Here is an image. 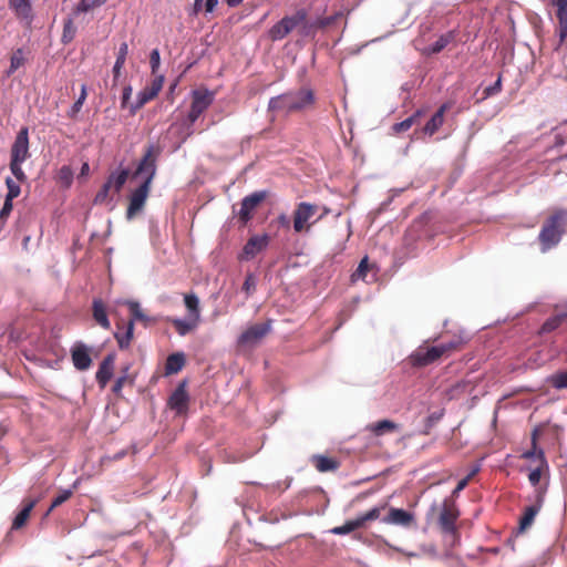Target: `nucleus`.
<instances>
[{"label":"nucleus","instance_id":"nucleus-18","mask_svg":"<svg viewBox=\"0 0 567 567\" xmlns=\"http://www.w3.org/2000/svg\"><path fill=\"white\" fill-rule=\"evenodd\" d=\"M188 401L189 396L185 383H181L169 396L168 406L177 414H184L187 411Z\"/></svg>","mask_w":567,"mask_h":567},{"label":"nucleus","instance_id":"nucleus-2","mask_svg":"<svg viewBox=\"0 0 567 567\" xmlns=\"http://www.w3.org/2000/svg\"><path fill=\"white\" fill-rule=\"evenodd\" d=\"M316 100V93L312 89L300 87L271 97L268 103V111L277 114L299 113L313 109Z\"/></svg>","mask_w":567,"mask_h":567},{"label":"nucleus","instance_id":"nucleus-6","mask_svg":"<svg viewBox=\"0 0 567 567\" xmlns=\"http://www.w3.org/2000/svg\"><path fill=\"white\" fill-rule=\"evenodd\" d=\"M319 206L308 202L297 204L293 210V230L296 233H309L312 225L322 219L328 213V208H323L322 213L317 216Z\"/></svg>","mask_w":567,"mask_h":567},{"label":"nucleus","instance_id":"nucleus-30","mask_svg":"<svg viewBox=\"0 0 567 567\" xmlns=\"http://www.w3.org/2000/svg\"><path fill=\"white\" fill-rule=\"evenodd\" d=\"M130 172L128 169H121L118 172H113L107 177V182H111V185L113 187L114 194H118L126 183L128 178Z\"/></svg>","mask_w":567,"mask_h":567},{"label":"nucleus","instance_id":"nucleus-43","mask_svg":"<svg viewBox=\"0 0 567 567\" xmlns=\"http://www.w3.org/2000/svg\"><path fill=\"white\" fill-rule=\"evenodd\" d=\"M341 17H342V12L339 11L332 16L318 19L313 25L319 29H326V28L334 24Z\"/></svg>","mask_w":567,"mask_h":567},{"label":"nucleus","instance_id":"nucleus-44","mask_svg":"<svg viewBox=\"0 0 567 567\" xmlns=\"http://www.w3.org/2000/svg\"><path fill=\"white\" fill-rule=\"evenodd\" d=\"M73 492L71 489L62 491L52 501L51 506L49 507L47 515H49L54 508L59 507L66 501H69L72 496Z\"/></svg>","mask_w":567,"mask_h":567},{"label":"nucleus","instance_id":"nucleus-39","mask_svg":"<svg viewBox=\"0 0 567 567\" xmlns=\"http://www.w3.org/2000/svg\"><path fill=\"white\" fill-rule=\"evenodd\" d=\"M548 381L557 390L567 389V371L553 374Z\"/></svg>","mask_w":567,"mask_h":567},{"label":"nucleus","instance_id":"nucleus-24","mask_svg":"<svg viewBox=\"0 0 567 567\" xmlns=\"http://www.w3.org/2000/svg\"><path fill=\"white\" fill-rule=\"evenodd\" d=\"M566 320L567 307L565 309H556L555 313L543 323L540 332H551L556 330Z\"/></svg>","mask_w":567,"mask_h":567},{"label":"nucleus","instance_id":"nucleus-26","mask_svg":"<svg viewBox=\"0 0 567 567\" xmlns=\"http://www.w3.org/2000/svg\"><path fill=\"white\" fill-rule=\"evenodd\" d=\"M94 320L104 329H110L111 323L107 318L106 309L102 300L95 299L92 305Z\"/></svg>","mask_w":567,"mask_h":567},{"label":"nucleus","instance_id":"nucleus-64","mask_svg":"<svg viewBox=\"0 0 567 567\" xmlns=\"http://www.w3.org/2000/svg\"><path fill=\"white\" fill-rule=\"evenodd\" d=\"M241 2L243 0H226V3L233 8L239 6Z\"/></svg>","mask_w":567,"mask_h":567},{"label":"nucleus","instance_id":"nucleus-40","mask_svg":"<svg viewBox=\"0 0 567 567\" xmlns=\"http://www.w3.org/2000/svg\"><path fill=\"white\" fill-rule=\"evenodd\" d=\"M106 1L107 0H81L75 8V12H89L96 7L104 4Z\"/></svg>","mask_w":567,"mask_h":567},{"label":"nucleus","instance_id":"nucleus-17","mask_svg":"<svg viewBox=\"0 0 567 567\" xmlns=\"http://www.w3.org/2000/svg\"><path fill=\"white\" fill-rule=\"evenodd\" d=\"M381 520L389 525L410 527L414 523V515L402 508L390 507L388 515Z\"/></svg>","mask_w":567,"mask_h":567},{"label":"nucleus","instance_id":"nucleus-21","mask_svg":"<svg viewBox=\"0 0 567 567\" xmlns=\"http://www.w3.org/2000/svg\"><path fill=\"white\" fill-rule=\"evenodd\" d=\"M37 503H38L37 499H24L23 501V507L13 518L11 529H14V530L20 529L27 524L28 519L30 518L31 512L34 508V506L37 505Z\"/></svg>","mask_w":567,"mask_h":567},{"label":"nucleus","instance_id":"nucleus-12","mask_svg":"<svg viewBox=\"0 0 567 567\" xmlns=\"http://www.w3.org/2000/svg\"><path fill=\"white\" fill-rule=\"evenodd\" d=\"M269 240L270 238L267 234L251 236L238 255V259L240 261L254 259L259 252L267 248Z\"/></svg>","mask_w":567,"mask_h":567},{"label":"nucleus","instance_id":"nucleus-51","mask_svg":"<svg viewBox=\"0 0 567 567\" xmlns=\"http://www.w3.org/2000/svg\"><path fill=\"white\" fill-rule=\"evenodd\" d=\"M73 172L70 166H62L59 171V179L69 186L72 182Z\"/></svg>","mask_w":567,"mask_h":567},{"label":"nucleus","instance_id":"nucleus-58","mask_svg":"<svg viewBox=\"0 0 567 567\" xmlns=\"http://www.w3.org/2000/svg\"><path fill=\"white\" fill-rule=\"evenodd\" d=\"M557 12H567V0H554Z\"/></svg>","mask_w":567,"mask_h":567},{"label":"nucleus","instance_id":"nucleus-63","mask_svg":"<svg viewBox=\"0 0 567 567\" xmlns=\"http://www.w3.org/2000/svg\"><path fill=\"white\" fill-rule=\"evenodd\" d=\"M477 472H478V467L472 470L471 473L463 480H467V483H470V481L477 474Z\"/></svg>","mask_w":567,"mask_h":567},{"label":"nucleus","instance_id":"nucleus-23","mask_svg":"<svg viewBox=\"0 0 567 567\" xmlns=\"http://www.w3.org/2000/svg\"><path fill=\"white\" fill-rule=\"evenodd\" d=\"M311 463L317 468V471L321 473L334 472L339 468L340 465L336 458L319 454L312 455Z\"/></svg>","mask_w":567,"mask_h":567},{"label":"nucleus","instance_id":"nucleus-57","mask_svg":"<svg viewBox=\"0 0 567 567\" xmlns=\"http://www.w3.org/2000/svg\"><path fill=\"white\" fill-rule=\"evenodd\" d=\"M131 95H132V86H131V85H126V86L123 89V93H122L121 106H122L123 109H124V107H126L127 102H128V100L131 99Z\"/></svg>","mask_w":567,"mask_h":567},{"label":"nucleus","instance_id":"nucleus-7","mask_svg":"<svg viewBox=\"0 0 567 567\" xmlns=\"http://www.w3.org/2000/svg\"><path fill=\"white\" fill-rule=\"evenodd\" d=\"M461 513L453 498H444L437 517L440 529L443 534L450 535L454 540H458L460 533L456 522Z\"/></svg>","mask_w":567,"mask_h":567},{"label":"nucleus","instance_id":"nucleus-8","mask_svg":"<svg viewBox=\"0 0 567 567\" xmlns=\"http://www.w3.org/2000/svg\"><path fill=\"white\" fill-rule=\"evenodd\" d=\"M307 18L308 12L306 9H299L292 16H285L269 29V39L271 41L282 40L298 25H306Z\"/></svg>","mask_w":567,"mask_h":567},{"label":"nucleus","instance_id":"nucleus-28","mask_svg":"<svg viewBox=\"0 0 567 567\" xmlns=\"http://www.w3.org/2000/svg\"><path fill=\"white\" fill-rule=\"evenodd\" d=\"M548 470V463L545 457V453H539L538 464L535 465V468L530 471L528 475V480L533 486H537L540 482L542 475L545 471Z\"/></svg>","mask_w":567,"mask_h":567},{"label":"nucleus","instance_id":"nucleus-10","mask_svg":"<svg viewBox=\"0 0 567 567\" xmlns=\"http://www.w3.org/2000/svg\"><path fill=\"white\" fill-rule=\"evenodd\" d=\"M163 84L164 75H156L150 85L145 86L142 91L138 92L136 102L130 107L131 114H135L146 103L154 100L161 92Z\"/></svg>","mask_w":567,"mask_h":567},{"label":"nucleus","instance_id":"nucleus-49","mask_svg":"<svg viewBox=\"0 0 567 567\" xmlns=\"http://www.w3.org/2000/svg\"><path fill=\"white\" fill-rule=\"evenodd\" d=\"M368 270H369L368 257H364L363 259H361L357 270L352 275V279H357V278L364 279Z\"/></svg>","mask_w":567,"mask_h":567},{"label":"nucleus","instance_id":"nucleus-38","mask_svg":"<svg viewBox=\"0 0 567 567\" xmlns=\"http://www.w3.org/2000/svg\"><path fill=\"white\" fill-rule=\"evenodd\" d=\"M86 96H87L86 85L83 84L82 87H81L80 96L74 102V104L72 105L70 112L68 113L69 117L74 118L76 116V114L81 111V109H82V106H83V104H84V102L86 100Z\"/></svg>","mask_w":567,"mask_h":567},{"label":"nucleus","instance_id":"nucleus-55","mask_svg":"<svg viewBox=\"0 0 567 567\" xmlns=\"http://www.w3.org/2000/svg\"><path fill=\"white\" fill-rule=\"evenodd\" d=\"M468 485L467 480H461L456 487L453 489L452 494L446 498H453L454 501L458 497L460 493Z\"/></svg>","mask_w":567,"mask_h":567},{"label":"nucleus","instance_id":"nucleus-52","mask_svg":"<svg viewBox=\"0 0 567 567\" xmlns=\"http://www.w3.org/2000/svg\"><path fill=\"white\" fill-rule=\"evenodd\" d=\"M243 290L250 296L256 290V278L252 274H248L243 285Z\"/></svg>","mask_w":567,"mask_h":567},{"label":"nucleus","instance_id":"nucleus-1","mask_svg":"<svg viewBox=\"0 0 567 567\" xmlns=\"http://www.w3.org/2000/svg\"><path fill=\"white\" fill-rule=\"evenodd\" d=\"M155 172L156 154L154 152V147L150 146L133 174V177L145 175V178L144 182L130 196L126 210V218L128 220H132L143 210L150 195L151 184L155 176Z\"/></svg>","mask_w":567,"mask_h":567},{"label":"nucleus","instance_id":"nucleus-20","mask_svg":"<svg viewBox=\"0 0 567 567\" xmlns=\"http://www.w3.org/2000/svg\"><path fill=\"white\" fill-rule=\"evenodd\" d=\"M114 362L115 355L107 354L100 363L95 378L101 388H104L111 380L114 372Z\"/></svg>","mask_w":567,"mask_h":567},{"label":"nucleus","instance_id":"nucleus-37","mask_svg":"<svg viewBox=\"0 0 567 567\" xmlns=\"http://www.w3.org/2000/svg\"><path fill=\"white\" fill-rule=\"evenodd\" d=\"M361 527V523L357 517L355 519L346 522L342 526H337L332 528L331 533L336 535H346Z\"/></svg>","mask_w":567,"mask_h":567},{"label":"nucleus","instance_id":"nucleus-14","mask_svg":"<svg viewBox=\"0 0 567 567\" xmlns=\"http://www.w3.org/2000/svg\"><path fill=\"white\" fill-rule=\"evenodd\" d=\"M270 331V322L256 323L247 328L239 337L241 346H254Z\"/></svg>","mask_w":567,"mask_h":567},{"label":"nucleus","instance_id":"nucleus-46","mask_svg":"<svg viewBox=\"0 0 567 567\" xmlns=\"http://www.w3.org/2000/svg\"><path fill=\"white\" fill-rule=\"evenodd\" d=\"M450 35H441L430 48V52L433 54L440 53L450 43Z\"/></svg>","mask_w":567,"mask_h":567},{"label":"nucleus","instance_id":"nucleus-29","mask_svg":"<svg viewBox=\"0 0 567 567\" xmlns=\"http://www.w3.org/2000/svg\"><path fill=\"white\" fill-rule=\"evenodd\" d=\"M540 509V503L525 508L523 516L519 519V530L524 532L532 526L536 515Z\"/></svg>","mask_w":567,"mask_h":567},{"label":"nucleus","instance_id":"nucleus-36","mask_svg":"<svg viewBox=\"0 0 567 567\" xmlns=\"http://www.w3.org/2000/svg\"><path fill=\"white\" fill-rule=\"evenodd\" d=\"M111 182H105L101 189L96 193L94 197V204L102 205V204H109L112 200V197L110 196V192L112 189Z\"/></svg>","mask_w":567,"mask_h":567},{"label":"nucleus","instance_id":"nucleus-16","mask_svg":"<svg viewBox=\"0 0 567 567\" xmlns=\"http://www.w3.org/2000/svg\"><path fill=\"white\" fill-rule=\"evenodd\" d=\"M71 358L73 365L76 370L85 371L92 364V359L90 355L89 348L82 343L76 342L71 349Z\"/></svg>","mask_w":567,"mask_h":567},{"label":"nucleus","instance_id":"nucleus-33","mask_svg":"<svg viewBox=\"0 0 567 567\" xmlns=\"http://www.w3.org/2000/svg\"><path fill=\"white\" fill-rule=\"evenodd\" d=\"M134 323L133 320L127 322L126 331L124 333L115 332L114 337L118 343L120 349H127L133 338Z\"/></svg>","mask_w":567,"mask_h":567},{"label":"nucleus","instance_id":"nucleus-32","mask_svg":"<svg viewBox=\"0 0 567 567\" xmlns=\"http://www.w3.org/2000/svg\"><path fill=\"white\" fill-rule=\"evenodd\" d=\"M25 63V52L23 49H17L12 52L10 58V68L7 75H12L19 68Z\"/></svg>","mask_w":567,"mask_h":567},{"label":"nucleus","instance_id":"nucleus-11","mask_svg":"<svg viewBox=\"0 0 567 567\" xmlns=\"http://www.w3.org/2000/svg\"><path fill=\"white\" fill-rule=\"evenodd\" d=\"M442 357V349H440L439 346L427 347L423 344L417 347L409 359L413 367H426Z\"/></svg>","mask_w":567,"mask_h":567},{"label":"nucleus","instance_id":"nucleus-48","mask_svg":"<svg viewBox=\"0 0 567 567\" xmlns=\"http://www.w3.org/2000/svg\"><path fill=\"white\" fill-rule=\"evenodd\" d=\"M150 64H151L152 74L156 76V73H157V71L159 69V64H161V55H159L158 49L152 50V52L150 54Z\"/></svg>","mask_w":567,"mask_h":567},{"label":"nucleus","instance_id":"nucleus-62","mask_svg":"<svg viewBox=\"0 0 567 567\" xmlns=\"http://www.w3.org/2000/svg\"><path fill=\"white\" fill-rule=\"evenodd\" d=\"M89 171H90V166H89V163H83L82 167H81V175L84 176V175H87L89 174Z\"/></svg>","mask_w":567,"mask_h":567},{"label":"nucleus","instance_id":"nucleus-45","mask_svg":"<svg viewBox=\"0 0 567 567\" xmlns=\"http://www.w3.org/2000/svg\"><path fill=\"white\" fill-rule=\"evenodd\" d=\"M75 31H76V29L74 27L73 21L71 19H68L64 22V27H63L62 42L63 43L71 42L75 35Z\"/></svg>","mask_w":567,"mask_h":567},{"label":"nucleus","instance_id":"nucleus-15","mask_svg":"<svg viewBox=\"0 0 567 567\" xmlns=\"http://www.w3.org/2000/svg\"><path fill=\"white\" fill-rule=\"evenodd\" d=\"M8 6L20 22L28 27L32 23L34 17L32 0H9Z\"/></svg>","mask_w":567,"mask_h":567},{"label":"nucleus","instance_id":"nucleus-31","mask_svg":"<svg viewBox=\"0 0 567 567\" xmlns=\"http://www.w3.org/2000/svg\"><path fill=\"white\" fill-rule=\"evenodd\" d=\"M423 115H424V111L423 110H417L416 112H414L411 116H409L404 121L395 123L393 125V131L395 133L406 132L408 130H410L412 127V125L417 123L420 117L423 116Z\"/></svg>","mask_w":567,"mask_h":567},{"label":"nucleus","instance_id":"nucleus-54","mask_svg":"<svg viewBox=\"0 0 567 567\" xmlns=\"http://www.w3.org/2000/svg\"><path fill=\"white\" fill-rule=\"evenodd\" d=\"M13 208L12 200H9L8 198L4 199V204L0 210V219L6 220L9 215L11 214Z\"/></svg>","mask_w":567,"mask_h":567},{"label":"nucleus","instance_id":"nucleus-50","mask_svg":"<svg viewBox=\"0 0 567 567\" xmlns=\"http://www.w3.org/2000/svg\"><path fill=\"white\" fill-rule=\"evenodd\" d=\"M539 453H544V451L539 449L538 445H536L535 447L534 445H532V447L528 451L522 454V457L526 460H532L535 463V465H537Z\"/></svg>","mask_w":567,"mask_h":567},{"label":"nucleus","instance_id":"nucleus-61","mask_svg":"<svg viewBox=\"0 0 567 567\" xmlns=\"http://www.w3.org/2000/svg\"><path fill=\"white\" fill-rule=\"evenodd\" d=\"M278 223L284 227H289V225H290V220L287 217V215H285V214H281L280 216H278Z\"/></svg>","mask_w":567,"mask_h":567},{"label":"nucleus","instance_id":"nucleus-34","mask_svg":"<svg viewBox=\"0 0 567 567\" xmlns=\"http://www.w3.org/2000/svg\"><path fill=\"white\" fill-rule=\"evenodd\" d=\"M463 344H464L463 339L460 337H456V338H453L449 342H443V343L439 344V348L442 349V355L444 357V355H450L452 352L461 350Z\"/></svg>","mask_w":567,"mask_h":567},{"label":"nucleus","instance_id":"nucleus-22","mask_svg":"<svg viewBox=\"0 0 567 567\" xmlns=\"http://www.w3.org/2000/svg\"><path fill=\"white\" fill-rule=\"evenodd\" d=\"M367 431L371 432L375 436H382L386 433L395 432L400 429V424L391 420H381L367 425Z\"/></svg>","mask_w":567,"mask_h":567},{"label":"nucleus","instance_id":"nucleus-60","mask_svg":"<svg viewBox=\"0 0 567 567\" xmlns=\"http://www.w3.org/2000/svg\"><path fill=\"white\" fill-rule=\"evenodd\" d=\"M539 434H540V430L538 427L534 429L532 432V445H534V447L536 445H538L537 442H538Z\"/></svg>","mask_w":567,"mask_h":567},{"label":"nucleus","instance_id":"nucleus-4","mask_svg":"<svg viewBox=\"0 0 567 567\" xmlns=\"http://www.w3.org/2000/svg\"><path fill=\"white\" fill-rule=\"evenodd\" d=\"M183 297L187 317L185 319H171L173 328L182 337L195 331L202 322L200 302L197 295L190 291L184 293Z\"/></svg>","mask_w":567,"mask_h":567},{"label":"nucleus","instance_id":"nucleus-3","mask_svg":"<svg viewBox=\"0 0 567 567\" xmlns=\"http://www.w3.org/2000/svg\"><path fill=\"white\" fill-rule=\"evenodd\" d=\"M567 212L564 209H556L543 224L538 240L542 246V251L545 252L550 248L558 245L565 233Z\"/></svg>","mask_w":567,"mask_h":567},{"label":"nucleus","instance_id":"nucleus-27","mask_svg":"<svg viewBox=\"0 0 567 567\" xmlns=\"http://www.w3.org/2000/svg\"><path fill=\"white\" fill-rule=\"evenodd\" d=\"M185 365V355L182 352L169 354L165 363L166 374L178 373Z\"/></svg>","mask_w":567,"mask_h":567},{"label":"nucleus","instance_id":"nucleus-42","mask_svg":"<svg viewBox=\"0 0 567 567\" xmlns=\"http://www.w3.org/2000/svg\"><path fill=\"white\" fill-rule=\"evenodd\" d=\"M6 185H7V188H8V193L6 195V198H8L9 200H13L14 198H17L20 195L21 187L11 177H7L6 178Z\"/></svg>","mask_w":567,"mask_h":567},{"label":"nucleus","instance_id":"nucleus-19","mask_svg":"<svg viewBox=\"0 0 567 567\" xmlns=\"http://www.w3.org/2000/svg\"><path fill=\"white\" fill-rule=\"evenodd\" d=\"M452 107L451 102L443 103L439 110L432 115L423 127V132L430 136L435 134L444 123V114Z\"/></svg>","mask_w":567,"mask_h":567},{"label":"nucleus","instance_id":"nucleus-41","mask_svg":"<svg viewBox=\"0 0 567 567\" xmlns=\"http://www.w3.org/2000/svg\"><path fill=\"white\" fill-rule=\"evenodd\" d=\"M559 43L567 39V11L557 12Z\"/></svg>","mask_w":567,"mask_h":567},{"label":"nucleus","instance_id":"nucleus-13","mask_svg":"<svg viewBox=\"0 0 567 567\" xmlns=\"http://www.w3.org/2000/svg\"><path fill=\"white\" fill-rule=\"evenodd\" d=\"M266 192H255L241 200L238 217L246 225L251 218L255 209L266 199Z\"/></svg>","mask_w":567,"mask_h":567},{"label":"nucleus","instance_id":"nucleus-35","mask_svg":"<svg viewBox=\"0 0 567 567\" xmlns=\"http://www.w3.org/2000/svg\"><path fill=\"white\" fill-rule=\"evenodd\" d=\"M388 504L384 503L380 506H375L368 511L367 513L358 516L359 522L361 523V526L363 527L367 522L375 520L380 517V514L382 511L386 508Z\"/></svg>","mask_w":567,"mask_h":567},{"label":"nucleus","instance_id":"nucleus-25","mask_svg":"<svg viewBox=\"0 0 567 567\" xmlns=\"http://www.w3.org/2000/svg\"><path fill=\"white\" fill-rule=\"evenodd\" d=\"M128 54V45L126 42L121 43L116 55V61L113 66V84L115 85L121 76V71L125 64Z\"/></svg>","mask_w":567,"mask_h":567},{"label":"nucleus","instance_id":"nucleus-9","mask_svg":"<svg viewBox=\"0 0 567 567\" xmlns=\"http://www.w3.org/2000/svg\"><path fill=\"white\" fill-rule=\"evenodd\" d=\"M214 93L207 89L194 90L192 92V104L187 118L194 124L198 117L213 104Z\"/></svg>","mask_w":567,"mask_h":567},{"label":"nucleus","instance_id":"nucleus-53","mask_svg":"<svg viewBox=\"0 0 567 567\" xmlns=\"http://www.w3.org/2000/svg\"><path fill=\"white\" fill-rule=\"evenodd\" d=\"M502 91V75H498V79L493 85L487 86L484 90V97H489L498 94Z\"/></svg>","mask_w":567,"mask_h":567},{"label":"nucleus","instance_id":"nucleus-47","mask_svg":"<svg viewBox=\"0 0 567 567\" xmlns=\"http://www.w3.org/2000/svg\"><path fill=\"white\" fill-rule=\"evenodd\" d=\"M127 306L130 308V311H131V316H132V319L131 320H145V316L138 305V302L136 301H128L127 302Z\"/></svg>","mask_w":567,"mask_h":567},{"label":"nucleus","instance_id":"nucleus-59","mask_svg":"<svg viewBox=\"0 0 567 567\" xmlns=\"http://www.w3.org/2000/svg\"><path fill=\"white\" fill-rule=\"evenodd\" d=\"M217 4L218 0H206L205 10L207 12H213Z\"/></svg>","mask_w":567,"mask_h":567},{"label":"nucleus","instance_id":"nucleus-5","mask_svg":"<svg viewBox=\"0 0 567 567\" xmlns=\"http://www.w3.org/2000/svg\"><path fill=\"white\" fill-rule=\"evenodd\" d=\"M10 171L18 182L24 183L27 175L22 169V163L30 157L29 152V131L28 127H22L12 144L10 154Z\"/></svg>","mask_w":567,"mask_h":567},{"label":"nucleus","instance_id":"nucleus-56","mask_svg":"<svg viewBox=\"0 0 567 567\" xmlns=\"http://www.w3.org/2000/svg\"><path fill=\"white\" fill-rule=\"evenodd\" d=\"M128 378L126 375H122L120 378H117V380L115 381L114 385H113V392L115 394H120V392L122 391L124 384L127 382Z\"/></svg>","mask_w":567,"mask_h":567}]
</instances>
